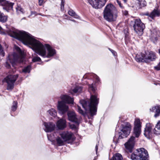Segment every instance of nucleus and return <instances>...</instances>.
<instances>
[{
	"mask_svg": "<svg viewBox=\"0 0 160 160\" xmlns=\"http://www.w3.org/2000/svg\"><path fill=\"white\" fill-rule=\"evenodd\" d=\"M43 125L45 127L44 130L46 132H51L53 131L55 127V124L51 122L48 123L44 122Z\"/></svg>",
	"mask_w": 160,
	"mask_h": 160,
	"instance_id": "a211bd4d",
	"label": "nucleus"
},
{
	"mask_svg": "<svg viewBox=\"0 0 160 160\" xmlns=\"http://www.w3.org/2000/svg\"><path fill=\"white\" fill-rule=\"evenodd\" d=\"M0 4L3 6V8L8 12L12 10L14 3L10 2L5 0H0Z\"/></svg>",
	"mask_w": 160,
	"mask_h": 160,
	"instance_id": "f8f14e48",
	"label": "nucleus"
},
{
	"mask_svg": "<svg viewBox=\"0 0 160 160\" xmlns=\"http://www.w3.org/2000/svg\"><path fill=\"white\" fill-rule=\"evenodd\" d=\"M160 14V11L157 8L154 9L150 13L149 17L152 19H154L156 17H159Z\"/></svg>",
	"mask_w": 160,
	"mask_h": 160,
	"instance_id": "5701e85b",
	"label": "nucleus"
},
{
	"mask_svg": "<svg viewBox=\"0 0 160 160\" xmlns=\"http://www.w3.org/2000/svg\"><path fill=\"white\" fill-rule=\"evenodd\" d=\"M122 158L121 154L118 153L114 155L110 160H122Z\"/></svg>",
	"mask_w": 160,
	"mask_h": 160,
	"instance_id": "cd10ccee",
	"label": "nucleus"
},
{
	"mask_svg": "<svg viewBox=\"0 0 160 160\" xmlns=\"http://www.w3.org/2000/svg\"><path fill=\"white\" fill-rule=\"evenodd\" d=\"M141 124L139 119H136L134 121V126L133 130V134L136 138H138L141 132Z\"/></svg>",
	"mask_w": 160,
	"mask_h": 160,
	"instance_id": "1a4fd4ad",
	"label": "nucleus"
},
{
	"mask_svg": "<svg viewBox=\"0 0 160 160\" xmlns=\"http://www.w3.org/2000/svg\"><path fill=\"white\" fill-rule=\"evenodd\" d=\"M147 151L143 148L137 149L131 155L130 158L133 160H147L148 157Z\"/></svg>",
	"mask_w": 160,
	"mask_h": 160,
	"instance_id": "423d86ee",
	"label": "nucleus"
},
{
	"mask_svg": "<svg viewBox=\"0 0 160 160\" xmlns=\"http://www.w3.org/2000/svg\"><path fill=\"white\" fill-rule=\"evenodd\" d=\"M15 49L17 50V51L20 54L21 53V51L20 48L18 46H16L15 47Z\"/></svg>",
	"mask_w": 160,
	"mask_h": 160,
	"instance_id": "a19ab883",
	"label": "nucleus"
},
{
	"mask_svg": "<svg viewBox=\"0 0 160 160\" xmlns=\"http://www.w3.org/2000/svg\"><path fill=\"white\" fill-rule=\"evenodd\" d=\"M16 12L18 14H24L25 13L24 9L20 5H18L16 7Z\"/></svg>",
	"mask_w": 160,
	"mask_h": 160,
	"instance_id": "a878e982",
	"label": "nucleus"
},
{
	"mask_svg": "<svg viewBox=\"0 0 160 160\" xmlns=\"http://www.w3.org/2000/svg\"><path fill=\"white\" fill-rule=\"evenodd\" d=\"M158 52H159V53L160 54V48L158 50Z\"/></svg>",
	"mask_w": 160,
	"mask_h": 160,
	"instance_id": "603ef678",
	"label": "nucleus"
},
{
	"mask_svg": "<svg viewBox=\"0 0 160 160\" xmlns=\"http://www.w3.org/2000/svg\"><path fill=\"white\" fill-rule=\"evenodd\" d=\"M154 68L158 70H160V62L157 66L154 67Z\"/></svg>",
	"mask_w": 160,
	"mask_h": 160,
	"instance_id": "37998d69",
	"label": "nucleus"
},
{
	"mask_svg": "<svg viewBox=\"0 0 160 160\" xmlns=\"http://www.w3.org/2000/svg\"><path fill=\"white\" fill-rule=\"evenodd\" d=\"M40 58L38 56L34 57L32 59V61L33 62L41 61Z\"/></svg>",
	"mask_w": 160,
	"mask_h": 160,
	"instance_id": "c9c22d12",
	"label": "nucleus"
},
{
	"mask_svg": "<svg viewBox=\"0 0 160 160\" xmlns=\"http://www.w3.org/2000/svg\"><path fill=\"white\" fill-rule=\"evenodd\" d=\"M117 2L120 7L122 9H124V7L122 5L121 2L118 0H117Z\"/></svg>",
	"mask_w": 160,
	"mask_h": 160,
	"instance_id": "ea45409f",
	"label": "nucleus"
},
{
	"mask_svg": "<svg viewBox=\"0 0 160 160\" xmlns=\"http://www.w3.org/2000/svg\"><path fill=\"white\" fill-rule=\"evenodd\" d=\"M68 14L72 16H73L75 18H79V16L77 15L75 12L72 10H70L68 11Z\"/></svg>",
	"mask_w": 160,
	"mask_h": 160,
	"instance_id": "c756f323",
	"label": "nucleus"
},
{
	"mask_svg": "<svg viewBox=\"0 0 160 160\" xmlns=\"http://www.w3.org/2000/svg\"><path fill=\"white\" fill-rule=\"evenodd\" d=\"M38 0V4L40 6H42L44 3V0Z\"/></svg>",
	"mask_w": 160,
	"mask_h": 160,
	"instance_id": "79ce46f5",
	"label": "nucleus"
},
{
	"mask_svg": "<svg viewBox=\"0 0 160 160\" xmlns=\"http://www.w3.org/2000/svg\"><path fill=\"white\" fill-rule=\"evenodd\" d=\"M64 0H62L61 4V8L62 11L64 9Z\"/></svg>",
	"mask_w": 160,
	"mask_h": 160,
	"instance_id": "58836bf2",
	"label": "nucleus"
},
{
	"mask_svg": "<svg viewBox=\"0 0 160 160\" xmlns=\"http://www.w3.org/2000/svg\"><path fill=\"white\" fill-rule=\"evenodd\" d=\"M145 62H149L151 61H154L157 58L156 53L153 51H150L147 53L145 52Z\"/></svg>",
	"mask_w": 160,
	"mask_h": 160,
	"instance_id": "2eb2a0df",
	"label": "nucleus"
},
{
	"mask_svg": "<svg viewBox=\"0 0 160 160\" xmlns=\"http://www.w3.org/2000/svg\"><path fill=\"white\" fill-rule=\"evenodd\" d=\"M99 145V143H98L97 144V145L95 147V151H96V154H97V151H98V146Z\"/></svg>",
	"mask_w": 160,
	"mask_h": 160,
	"instance_id": "a18cd8bd",
	"label": "nucleus"
},
{
	"mask_svg": "<svg viewBox=\"0 0 160 160\" xmlns=\"http://www.w3.org/2000/svg\"><path fill=\"white\" fill-rule=\"evenodd\" d=\"M134 139L135 137L134 136L131 137L128 141L124 144L126 149L130 152H132L134 147L135 143Z\"/></svg>",
	"mask_w": 160,
	"mask_h": 160,
	"instance_id": "ddd939ff",
	"label": "nucleus"
},
{
	"mask_svg": "<svg viewBox=\"0 0 160 160\" xmlns=\"http://www.w3.org/2000/svg\"><path fill=\"white\" fill-rule=\"evenodd\" d=\"M18 77V75L10 74L7 75L4 79L3 81L7 83V89L12 90L14 87L15 82Z\"/></svg>",
	"mask_w": 160,
	"mask_h": 160,
	"instance_id": "0eeeda50",
	"label": "nucleus"
},
{
	"mask_svg": "<svg viewBox=\"0 0 160 160\" xmlns=\"http://www.w3.org/2000/svg\"><path fill=\"white\" fill-rule=\"evenodd\" d=\"M118 12L116 8L111 4H108L103 11V18L108 22L116 20L118 16Z\"/></svg>",
	"mask_w": 160,
	"mask_h": 160,
	"instance_id": "7ed1b4c3",
	"label": "nucleus"
},
{
	"mask_svg": "<svg viewBox=\"0 0 160 160\" xmlns=\"http://www.w3.org/2000/svg\"><path fill=\"white\" fill-rule=\"evenodd\" d=\"M146 54L142 53H140L137 54L135 57V60L138 62H145Z\"/></svg>",
	"mask_w": 160,
	"mask_h": 160,
	"instance_id": "aec40b11",
	"label": "nucleus"
},
{
	"mask_svg": "<svg viewBox=\"0 0 160 160\" xmlns=\"http://www.w3.org/2000/svg\"><path fill=\"white\" fill-rule=\"evenodd\" d=\"M151 112H154L155 113L154 115L155 117L156 118L160 114V107L159 106H157L150 109Z\"/></svg>",
	"mask_w": 160,
	"mask_h": 160,
	"instance_id": "4be33fe9",
	"label": "nucleus"
},
{
	"mask_svg": "<svg viewBox=\"0 0 160 160\" xmlns=\"http://www.w3.org/2000/svg\"><path fill=\"white\" fill-rule=\"evenodd\" d=\"M9 34L12 37L21 41L24 44L30 46L36 53L44 58H50L56 53L55 49L49 45H43L27 32L23 31H12Z\"/></svg>",
	"mask_w": 160,
	"mask_h": 160,
	"instance_id": "f257e3e1",
	"label": "nucleus"
},
{
	"mask_svg": "<svg viewBox=\"0 0 160 160\" xmlns=\"http://www.w3.org/2000/svg\"><path fill=\"white\" fill-rule=\"evenodd\" d=\"M82 90V87L80 86H76L74 89L71 90V93L72 94L80 92Z\"/></svg>",
	"mask_w": 160,
	"mask_h": 160,
	"instance_id": "b1692460",
	"label": "nucleus"
},
{
	"mask_svg": "<svg viewBox=\"0 0 160 160\" xmlns=\"http://www.w3.org/2000/svg\"><path fill=\"white\" fill-rule=\"evenodd\" d=\"M71 128H76V126L74 125H71Z\"/></svg>",
	"mask_w": 160,
	"mask_h": 160,
	"instance_id": "09e8293b",
	"label": "nucleus"
},
{
	"mask_svg": "<svg viewBox=\"0 0 160 160\" xmlns=\"http://www.w3.org/2000/svg\"><path fill=\"white\" fill-rule=\"evenodd\" d=\"M152 126L150 123H147L144 130V133L145 136L148 138L151 136Z\"/></svg>",
	"mask_w": 160,
	"mask_h": 160,
	"instance_id": "6ab92c4d",
	"label": "nucleus"
},
{
	"mask_svg": "<svg viewBox=\"0 0 160 160\" xmlns=\"http://www.w3.org/2000/svg\"><path fill=\"white\" fill-rule=\"evenodd\" d=\"M121 131L118 133V135L115 134L113 137V141L116 143L118 142L119 139L126 138L129 135L131 126L129 123L126 122L121 125Z\"/></svg>",
	"mask_w": 160,
	"mask_h": 160,
	"instance_id": "20e7f679",
	"label": "nucleus"
},
{
	"mask_svg": "<svg viewBox=\"0 0 160 160\" xmlns=\"http://www.w3.org/2000/svg\"><path fill=\"white\" fill-rule=\"evenodd\" d=\"M47 135L48 140L52 142L53 139L54 138V135H51L48 134H47Z\"/></svg>",
	"mask_w": 160,
	"mask_h": 160,
	"instance_id": "e433bc0d",
	"label": "nucleus"
},
{
	"mask_svg": "<svg viewBox=\"0 0 160 160\" xmlns=\"http://www.w3.org/2000/svg\"><path fill=\"white\" fill-rule=\"evenodd\" d=\"M150 14H149L148 12H146L144 14V15L146 16H148L149 17V15Z\"/></svg>",
	"mask_w": 160,
	"mask_h": 160,
	"instance_id": "8fccbe9b",
	"label": "nucleus"
},
{
	"mask_svg": "<svg viewBox=\"0 0 160 160\" xmlns=\"http://www.w3.org/2000/svg\"><path fill=\"white\" fill-rule=\"evenodd\" d=\"M69 20L72 21V22H75V21L73 19H69Z\"/></svg>",
	"mask_w": 160,
	"mask_h": 160,
	"instance_id": "3c124183",
	"label": "nucleus"
},
{
	"mask_svg": "<svg viewBox=\"0 0 160 160\" xmlns=\"http://www.w3.org/2000/svg\"><path fill=\"white\" fill-rule=\"evenodd\" d=\"M76 108L77 109V111L79 113L81 114L82 115H85V113H84V111H83V110H82L81 109V108L78 105L76 107Z\"/></svg>",
	"mask_w": 160,
	"mask_h": 160,
	"instance_id": "473e14b6",
	"label": "nucleus"
},
{
	"mask_svg": "<svg viewBox=\"0 0 160 160\" xmlns=\"http://www.w3.org/2000/svg\"><path fill=\"white\" fill-rule=\"evenodd\" d=\"M89 90L92 91L93 92H95L96 88L95 86V85L92 83L91 84L89 85Z\"/></svg>",
	"mask_w": 160,
	"mask_h": 160,
	"instance_id": "f704fd0d",
	"label": "nucleus"
},
{
	"mask_svg": "<svg viewBox=\"0 0 160 160\" xmlns=\"http://www.w3.org/2000/svg\"><path fill=\"white\" fill-rule=\"evenodd\" d=\"M145 25L139 19H136L133 28L135 32L139 35L141 36L143 33V30L145 28Z\"/></svg>",
	"mask_w": 160,
	"mask_h": 160,
	"instance_id": "6e6552de",
	"label": "nucleus"
},
{
	"mask_svg": "<svg viewBox=\"0 0 160 160\" xmlns=\"http://www.w3.org/2000/svg\"><path fill=\"white\" fill-rule=\"evenodd\" d=\"M61 101H63L66 104H73L74 99L67 95H62L60 97Z\"/></svg>",
	"mask_w": 160,
	"mask_h": 160,
	"instance_id": "dca6fc26",
	"label": "nucleus"
},
{
	"mask_svg": "<svg viewBox=\"0 0 160 160\" xmlns=\"http://www.w3.org/2000/svg\"><path fill=\"white\" fill-rule=\"evenodd\" d=\"M122 12H123V14L125 15H127L128 14V12L126 10H125L124 11H122Z\"/></svg>",
	"mask_w": 160,
	"mask_h": 160,
	"instance_id": "49530a36",
	"label": "nucleus"
},
{
	"mask_svg": "<svg viewBox=\"0 0 160 160\" xmlns=\"http://www.w3.org/2000/svg\"><path fill=\"white\" fill-rule=\"evenodd\" d=\"M125 38L126 39V40H129V38L127 34L125 35Z\"/></svg>",
	"mask_w": 160,
	"mask_h": 160,
	"instance_id": "de8ad7c7",
	"label": "nucleus"
},
{
	"mask_svg": "<svg viewBox=\"0 0 160 160\" xmlns=\"http://www.w3.org/2000/svg\"><path fill=\"white\" fill-rule=\"evenodd\" d=\"M138 3L141 8L145 7L146 5V2L144 0H138Z\"/></svg>",
	"mask_w": 160,
	"mask_h": 160,
	"instance_id": "7c9ffc66",
	"label": "nucleus"
},
{
	"mask_svg": "<svg viewBox=\"0 0 160 160\" xmlns=\"http://www.w3.org/2000/svg\"><path fill=\"white\" fill-rule=\"evenodd\" d=\"M57 108L60 112L63 114L68 110V106L63 101H60L58 102Z\"/></svg>",
	"mask_w": 160,
	"mask_h": 160,
	"instance_id": "9b49d317",
	"label": "nucleus"
},
{
	"mask_svg": "<svg viewBox=\"0 0 160 160\" xmlns=\"http://www.w3.org/2000/svg\"><path fill=\"white\" fill-rule=\"evenodd\" d=\"M66 122L65 119H60L57 121V126L59 129H63L66 127Z\"/></svg>",
	"mask_w": 160,
	"mask_h": 160,
	"instance_id": "412c9836",
	"label": "nucleus"
},
{
	"mask_svg": "<svg viewBox=\"0 0 160 160\" xmlns=\"http://www.w3.org/2000/svg\"><path fill=\"white\" fill-rule=\"evenodd\" d=\"M92 76L96 79L97 82H98L99 81V78L97 75L95 74H92Z\"/></svg>",
	"mask_w": 160,
	"mask_h": 160,
	"instance_id": "4c0bfd02",
	"label": "nucleus"
},
{
	"mask_svg": "<svg viewBox=\"0 0 160 160\" xmlns=\"http://www.w3.org/2000/svg\"><path fill=\"white\" fill-rule=\"evenodd\" d=\"M79 102L86 112H89L92 116L96 114L98 99L96 93L91 95L90 102L84 100H80Z\"/></svg>",
	"mask_w": 160,
	"mask_h": 160,
	"instance_id": "f03ea898",
	"label": "nucleus"
},
{
	"mask_svg": "<svg viewBox=\"0 0 160 160\" xmlns=\"http://www.w3.org/2000/svg\"><path fill=\"white\" fill-rule=\"evenodd\" d=\"M7 17L5 16L3 14L0 12V22H4L7 21Z\"/></svg>",
	"mask_w": 160,
	"mask_h": 160,
	"instance_id": "c85d7f7f",
	"label": "nucleus"
},
{
	"mask_svg": "<svg viewBox=\"0 0 160 160\" xmlns=\"http://www.w3.org/2000/svg\"><path fill=\"white\" fill-rule=\"evenodd\" d=\"M88 2L96 9L101 8L106 2V0H88Z\"/></svg>",
	"mask_w": 160,
	"mask_h": 160,
	"instance_id": "9d476101",
	"label": "nucleus"
},
{
	"mask_svg": "<svg viewBox=\"0 0 160 160\" xmlns=\"http://www.w3.org/2000/svg\"><path fill=\"white\" fill-rule=\"evenodd\" d=\"M109 50L113 54L114 56H115L116 55L117 53L115 51L112 49H109Z\"/></svg>",
	"mask_w": 160,
	"mask_h": 160,
	"instance_id": "c03bdc74",
	"label": "nucleus"
},
{
	"mask_svg": "<svg viewBox=\"0 0 160 160\" xmlns=\"http://www.w3.org/2000/svg\"><path fill=\"white\" fill-rule=\"evenodd\" d=\"M48 113L51 116L55 117L57 115V112L55 109L52 108L47 111Z\"/></svg>",
	"mask_w": 160,
	"mask_h": 160,
	"instance_id": "bb28decb",
	"label": "nucleus"
},
{
	"mask_svg": "<svg viewBox=\"0 0 160 160\" xmlns=\"http://www.w3.org/2000/svg\"><path fill=\"white\" fill-rule=\"evenodd\" d=\"M57 143L59 146H62L63 145L64 142H66L65 140H64L61 137H58L56 138Z\"/></svg>",
	"mask_w": 160,
	"mask_h": 160,
	"instance_id": "393cba45",
	"label": "nucleus"
},
{
	"mask_svg": "<svg viewBox=\"0 0 160 160\" xmlns=\"http://www.w3.org/2000/svg\"><path fill=\"white\" fill-rule=\"evenodd\" d=\"M68 120L73 122L77 125L79 123V120L78 119L75 112L70 111L68 113Z\"/></svg>",
	"mask_w": 160,
	"mask_h": 160,
	"instance_id": "4468645a",
	"label": "nucleus"
},
{
	"mask_svg": "<svg viewBox=\"0 0 160 160\" xmlns=\"http://www.w3.org/2000/svg\"><path fill=\"white\" fill-rule=\"evenodd\" d=\"M18 103L17 102L13 101L12 103V110L13 111H15L16 110L17 108Z\"/></svg>",
	"mask_w": 160,
	"mask_h": 160,
	"instance_id": "2f4dec72",
	"label": "nucleus"
},
{
	"mask_svg": "<svg viewBox=\"0 0 160 160\" xmlns=\"http://www.w3.org/2000/svg\"><path fill=\"white\" fill-rule=\"evenodd\" d=\"M30 68L31 66L28 65L22 70V72L25 73H29L30 72Z\"/></svg>",
	"mask_w": 160,
	"mask_h": 160,
	"instance_id": "72a5a7b5",
	"label": "nucleus"
},
{
	"mask_svg": "<svg viewBox=\"0 0 160 160\" xmlns=\"http://www.w3.org/2000/svg\"><path fill=\"white\" fill-rule=\"evenodd\" d=\"M72 135V132L68 131H64L60 134V136L66 142L71 139Z\"/></svg>",
	"mask_w": 160,
	"mask_h": 160,
	"instance_id": "f3484780",
	"label": "nucleus"
},
{
	"mask_svg": "<svg viewBox=\"0 0 160 160\" xmlns=\"http://www.w3.org/2000/svg\"><path fill=\"white\" fill-rule=\"evenodd\" d=\"M24 60V58L22 56H18L16 53L14 52L12 54H9L7 59L5 66L6 68H9L11 67L10 63L12 64V67H14L17 62H22Z\"/></svg>",
	"mask_w": 160,
	"mask_h": 160,
	"instance_id": "39448f33",
	"label": "nucleus"
}]
</instances>
